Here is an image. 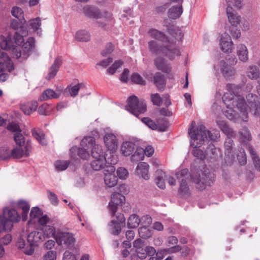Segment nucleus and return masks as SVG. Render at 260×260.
Masks as SVG:
<instances>
[{"label": "nucleus", "instance_id": "nucleus-62", "mask_svg": "<svg viewBox=\"0 0 260 260\" xmlns=\"http://www.w3.org/2000/svg\"><path fill=\"white\" fill-rule=\"evenodd\" d=\"M14 138L16 143L20 146L24 144L25 142L24 137L21 132H19L16 133L14 135Z\"/></svg>", "mask_w": 260, "mask_h": 260}, {"label": "nucleus", "instance_id": "nucleus-31", "mask_svg": "<svg viewBox=\"0 0 260 260\" xmlns=\"http://www.w3.org/2000/svg\"><path fill=\"white\" fill-rule=\"evenodd\" d=\"M149 165L145 162H141L138 164L137 173L140 175L144 179L148 180L149 178L148 173Z\"/></svg>", "mask_w": 260, "mask_h": 260}, {"label": "nucleus", "instance_id": "nucleus-14", "mask_svg": "<svg viewBox=\"0 0 260 260\" xmlns=\"http://www.w3.org/2000/svg\"><path fill=\"white\" fill-rule=\"evenodd\" d=\"M247 103L250 111L255 116L260 114V102L258 101L257 96L252 93H248L246 96Z\"/></svg>", "mask_w": 260, "mask_h": 260}, {"label": "nucleus", "instance_id": "nucleus-50", "mask_svg": "<svg viewBox=\"0 0 260 260\" xmlns=\"http://www.w3.org/2000/svg\"><path fill=\"white\" fill-rule=\"evenodd\" d=\"M227 5V8L235 7L238 9H241L243 6V0H225Z\"/></svg>", "mask_w": 260, "mask_h": 260}, {"label": "nucleus", "instance_id": "nucleus-21", "mask_svg": "<svg viewBox=\"0 0 260 260\" xmlns=\"http://www.w3.org/2000/svg\"><path fill=\"white\" fill-rule=\"evenodd\" d=\"M219 66L221 74L226 79H229L234 76L235 69L233 67L229 66L224 60H222L220 61Z\"/></svg>", "mask_w": 260, "mask_h": 260}, {"label": "nucleus", "instance_id": "nucleus-57", "mask_svg": "<svg viewBox=\"0 0 260 260\" xmlns=\"http://www.w3.org/2000/svg\"><path fill=\"white\" fill-rule=\"evenodd\" d=\"M41 24L39 17L31 19L29 21V26L34 30L39 29Z\"/></svg>", "mask_w": 260, "mask_h": 260}, {"label": "nucleus", "instance_id": "nucleus-12", "mask_svg": "<svg viewBox=\"0 0 260 260\" xmlns=\"http://www.w3.org/2000/svg\"><path fill=\"white\" fill-rule=\"evenodd\" d=\"M111 201L109 203V208L112 216L115 215L118 206H122L124 203L125 197L121 193L118 192H113L111 197Z\"/></svg>", "mask_w": 260, "mask_h": 260}, {"label": "nucleus", "instance_id": "nucleus-43", "mask_svg": "<svg viewBox=\"0 0 260 260\" xmlns=\"http://www.w3.org/2000/svg\"><path fill=\"white\" fill-rule=\"evenodd\" d=\"M233 136H227V138L224 142L225 146V153L228 155H231L232 156L233 154V145L234 144L233 140L231 139Z\"/></svg>", "mask_w": 260, "mask_h": 260}, {"label": "nucleus", "instance_id": "nucleus-54", "mask_svg": "<svg viewBox=\"0 0 260 260\" xmlns=\"http://www.w3.org/2000/svg\"><path fill=\"white\" fill-rule=\"evenodd\" d=\"M70 162L67 160H57L55 162V167L58 171H63L67 169Z\"/></svg>", "mask_w": 260, "mask_h": 260}, {"label": "nucleus", "instance_id": "nucleus-11", "mask_svg": "<svg viewBox=\"0 0 260 260\" xmlns=\"http://www.w3.org/2000/svg\"><path fill=\"white\" fill-rule=\"evenodd\" d=\"M56 240L58 245L64 244L69 248L73 247L76 241L72 233L62 232L57 233Z\"/></svg>", "mask_w": 260, "mask_h": 260}, {"label": "nucleus", "instance_id": "nucleus-8", "mask_svg": "<svg viewBox=\"0 0 260 260\" xmlns=\"http://www.w3.org/2000/svg\"><path fill=\"white\" fill-rule=\"evenodd\" d=\"M44 240V235L42 232L34 231L27 236V242L29 243V249H25L24 253L28 255H32L34 252V246H38L39 243Z\"/></svg>", "mask_w": 260, "mask_h": 260}, {"label": "nucleus", "instance_id": "nucleus-59", "mask_svg": "<svg viewBox=\"0 0 260 260\" xmlns=\"http://www.w3.org/2000/svg\"><path fill=\"white\" fill-rule=\"evenodd\" d=\"M216 148L215 146L210 144L207 147L206 150V154L207 156H208L210 158L214 157V156L216 154Z\"/></svg>", "mask_w": 260, "mask_h": 260}, {"label": "nucleus", "instance_id": "nucleus-61", "mask_svg": "<svg viewBox=\"0 0 260 260\" xmlns=\"http://www.w3.org/2000/svg\"><path fill=\"white\" fill-rule=\"evenodd\" d=\"M151 100L154 105L159 106L162 102V100L159 94L157 93L154 94H151Z\"/></svg>", "mask_w": 260, "mask_h": 260}, {"label": "nucleus", "instance_id": "nucleus-38", "mask_svg": "<svg viewBox=\"0 0 260 260\" xmlns=\"http://www.w3.org/2000/svg\"><path fill=\"white\" fill-rule=\"evenodd\" d=\"M105 152L102 146L100 145H94L91 149V156L93 158L105 157Z\"/></svg>", "mask_w": 260, "mask_h": 260}, {"label": "nucleus", "instance_id": "nucleus-45", "mask_svg": "<svg viewBox=\"0 0 260 260\" xmlns=\"http://www.w3.org/2000/svg\"><path fill=\"white\" fill-rule=\"evenodd\" d=\"M27 35V31L26 30L23 29L21 34L18 32H15L14 36L15 43L19 46H21L24 41V39L23 38L24 36H26Z\"/></svg>", "mask_w": 260, "mask_h": 260}, {"label": "nucleus", "instance_id": "nucleus-7", "mask_svg": "<svg viewBox=\"0 0 260 260\" xmlns=\"http://www.w3.org/2000/svg\"><path fill=\"white\" fill-rule=\"evenodd\" d=\"M125 109L138 117L139 114L146 111L147 106L144 100H139L136 96L133 95L127 99V105Z\"/></svg>", "mask_w": 260, "mask_h": 260}, {"label": "nucleus", "instance_id": "nucleus-25", "mask_svg": "<svg viewBox=\"0 0 260 260\" xmlns=\"http://www.w3.org/2000/svg\"><path fill=\"white\" fill-rule=\"evenodd\" d=\"M216 122L220 130L227 136H235L236 134L225 120L217 119Z\"/></svg>", "mask_w": 260, "mask_h": 260}, {"label": "nucleus", "instance_id": "nucleus-2", "mask_svg": "<svg viewBox=\"0 0 260 260\" xmlns=\"http://www.w3.org/2000/svg\"><path fill=\"white\" fill-rule=\"evenodd\" d=\"M14 42L13 36L9 34L7 37L2 36L0 38V46L3 50H12V54L17 58H20L22 55V50L25 53H30L35 47V40L34 38L30 37L28 40L22 43V46L14 45Z\"/></svg>", "mask_w": 260, "mask_h": 260}, {"label": "nucleus", "instance_id": "nucleus-6", "mask_svg": "<svg viewBox=\"0 0 260 260\" xmlns=\"http://www.w3.org/2000/svg\"><path fill=\"white\" fill-rule=\"evenodd\" d=\"M148 34L151 38L163 42L168 43L171 45H174L177 40H181L184 36V34L179 29L171 30L172 37H171L166 36L164 32L154 28L150 29Z\"/></svg>", "mask_w": 260, "mask_h": 260}, {"label": "nucleus", "instance_id": "nucleus-29", "mask_svg": "<svg viewBox=\"0 0 260 260\" xmlns=\"http://www.w3.org/2000/svg\"><path fill=\"white\" fill-rule=\"evenodd\" d=\"M107 160L105 157H98L93 158L91 162L90 165L92 169L95 171H100L103 169H105L106 167Z\"/></svg>", "mask_w": 260, "mask_h": 260}, {"label": "nucleus", "instance_id": "nucleus-15", "mask_svg": "<svg viewBox=\"0 0 260 260\" xmlns=\"http://www.w3.org/2000/svg\"><path fill=\"white\" fill-rule=\"evenodd\" d=\"M14 70V64L4 51L0 50V72H11Z\"/></svg>", "mask_w": 260, "mask_h": 260}, {"label": "nucleus", "instance_id": "nucleus-52", "mask_svg": "<svg viewBox=\"0 0 260 260\" xmlns=\"http://www.w3.org/2000/svg\"><path fill=\"white\" fill-rule=\"evenodd\" d=\"M237 159L241 165H244L247 162L246 156L243 148H241L239 152L237 154Z\"/></svg>", "mask_w": 260, "mask_h": 260}, {"label": "nucleus", "instance_id": "nucleus-10", "mask_svg": "<svg viewBox=\"0 0 260 260\" xmlns=\"http://www.w3.org/2000/svg\"><path fill=\"white\" fill-rule=\"evenodd\" d=\"M202 178L200 176L194 177L191 176L193 181L196 184V187L200 190H203L206 186H210L214 181L213 175L210 173H206L205 172L203 174Z\"/></svg>", "mask_w": 260, "mask_h": 260}, {"label": "nucleus", "instance_id": "nucleus-18", "mask_svg": "<svg viewBox=\"0 0 260 260\" xmlns=\"http://www.w3.org/2000/svg\"><path fill=\"white\" fill-rule=\"evenodd\" d=\"M171 1L178 3L177 6L172 7L168 11L169 17L171 19H176L180 17L183 12L182 3L183 0Z\"/></svg>", "mask_w": 260, "mask_h": 260}, {"label": "nucleus", "instance_id": "nucleus-23", "mask_svg": "<svg viewBox=\"0 0 260 260\" xmlns=\"http://www.w3.org/2000/svg\"><path fill=\"white\" fill-rule=\"evenodd\" d=\"M61 63L62 61L60 57H57L55 59L53 63L49 69L48 75L46 77L47 80H49L55 76Z\"/></svg>", "mask_w": 260, "mask_h": 260}, {"label": "nucleus", "instance_id": "nucleus-16", "mask_svg": "<svg viewBox=\"0 0 260 260\" xmlns=\"http://www.w3.org/2000/svg\"><path fill=\"white\" fill-rule=\"evenodd\" d=\"M117 141L116 136L113 133H107L104 136V142L105 146L112 153L117 150Z\"/></svg>", "mask_w": 260, "mask_h": 260}, {"label": "nucleus", "instance_id": "nucleus-47", "mask_svg": "<svg viewBox=\"0 0 260 260\" xmlns=\"http://www.w3.org/2000/svg\"><path fill=\"white\" fill-rule=\"evenodd\" d=\"M157 173L159 174V175L156 176L155 178V183L159 188L164 189L166 186L165 180L163 178L165 174L162 171H157Z\"/></svg>", "mask_w": 260, "mask_h": 260}, {"label": "nucleus", "instance_id": "nucleus-58", "mask_svg": "<svg viewBox=\"0 0 260 260\" xmlns=\"http://www.w3.org/2000/svg\"><path fill=\"white\" fill-rule=\"evenodd\" d=\"M131 80L134 83L140 84L145 85V81L143 78L138 73H134L131 77Z\"/></svg>", "mask_w": 260, "mask_h": 260}, {"label": "nucleus", "instance_id": "nucleus-26", "mask_svg": "<svg viewBox=\"0 0 260 260\" xmlns=\"http://www.w3.org/2000/svg\"><path fill=\"white\" fill-rule=\"evenodd\" d=\"M155 65L156 68L165 73H169L171 72V68L167 61L162 57H157L155 60Z\"/></svg>", "mask_w": 260, "mask_h": 260}, {"label": "nucleus", "instance_id": "nucleus-60", "mask_svg": "<svg viewBox=\"0 0 260 260\" xmlns=\"http://www.w3.org/2000/svg\"><path fill=\"white\" fill-rule=\"evenodd\" d=\"M117 176L120 179H125L128 175V171L124 168L119 167L117 170Z\"/></svg>", "mask_w": 260, "mask_h": 260}, {"label": "nucleus", "instance_id": "nucleus-4", "mask_svg": "<svg viewBox=\"0 0 260 260\" xmlns=\"http://www.w3.org/2000/svg\"><path fill=\"white\" fill-rule=\"evenodd\" d=\"M21 219L20 215L15 209L6 208L3 211V215L0 216V233L3 231H10L13 222H17Z\"/></svg>", "mask_w": 260, "mask_h": 260}, {"label": "nucleus", "instance_id": "nucleus-36", "mask_svg": "<svg viewBox=\"0 0 260 260\" xmlns=\"http://www.w3.org/2000/svg\"><path fill=\"white\" fill-rule=\"evenodd\" d=\"M58 95L51 89L45 90L40 96L39 100L40 101H46L49 99L58 98Z\"/></svg>", "mask_w": 260, "mask_h": 260}, {"label": "nucleus", "instance_id": "nucleus-34", "mask_svg": "<svg viewBox=\"0 0 260 260\" xmlns=\"http://www.w3.org/2000/svg\"><path fill=\"white\" fill-rule=\"evenodd\" d=\"M38 106L37 101H31L21 105V109L26 115H29L36 110Z\"/></svg>", "mask_w": 260, "mask_h": 260}, {"label": "nucleus", "instance_id": "nucleus-1", "mask_svg": "<svg viewBox=\"0 0 260 260\" xmlns=\"http://www.w3.org/2000/svg\"><path fill=\"white\" fill-rule=\"evenodd\" d=\"M228 91L222 96V101L226 106L223 113L226 117L235 123L247 122L248 114L247 104L243 96L240 94L241 91L239 85L228 84Z\"/></svg>", "mask_w": 260, "mask_h": 260}, {"label": "nucleus", "instance_id": "nucleus-63", "mask_svg": "<svg viewBox=\"0 0 260 260\" xmlns=\"http://www.w3.org/2000/svg\"><path fill=\"white\" fill-rule=\"evenodd\" d=\"M114 46L111 43H108L106 44L105 48L101 52V54L103 56H106L110 54L114 50Z\"/></svg>", "mask_w": 260, "mask_h": 260}, {"label": "nucleus", "instance_id": "nucleus-51", "mask_svg": "<svg viewBox=\"0 0 260 260\" xmlns=\"http://www.w3.org/2000/svg\"><path fill=\"white\" fill-rule=\"evenodd\" d=\"M110 226L112 230V233L115 235H118L121 232V228L119 223H117L115 220H112L111 222Z\"/></svg>", "mask_w": 260, "mask_h": 260}, {"label": "nucleus", "instance_id": "nucleus-28", "mask_svg": "<svg viewBox=\"0 0 260 260\" xmlns=\"http://www.w3.org/2000/svg\"><path fill=\"white\" fill-rule=\"evenodd\" d=\"M29 154V151L27 146L23 149L21 147H16L11 151V156L14 158H20L23 156L27 157Z\"/></svg>", "mask_w": 260, "mask_h": 260}, {"label": "nucleus", "instance_id": "nucleus-56", "mask_svg": "<svg viewBox=\"0 0 260 260\" xmlns=\"http://www.w3.org/2000/svg\"><path fill=\"white\" fill-rule=\"evenodd\" d=\"M142 121L145 123L149 128L153 130L157 129V125L155 122L150 118L144 117L142 119Z\"/></svg>", "mask_w": 260, "mask_h": 260}, {"label": "nucleus", "instance_id": "nucleus-30", "mask_svg": "<svg viewBox=\"0 0 260 260\" xmlns=\"http://www.w3.org/2000/svg\"><path fill=\"white\" fill-rule=\"evenodd\" d=\"M239 141L241 143H243L246 145L247 149H248L247 146H250L249 144H247V142H249L251 140V135L248 128L246 127H244L241 129L239 133Z\"/></svg>", "mask_w": 260, "mask_h": 260}, {"label": "nucleus", "instance_id": "nucleus-37", "mask_svg": "<svg viewBox=\"0 0 260 260\" xmlns=\"http://www.w3.org/2000/svg\"><path fill=\"white\" fill-rule=\"evenodd\" d=\"M17 204L18 207L21 209L23 211L22 213V220L25 221L26 220L27 214L30 209V205L26 201L24 200H20L18 201Z\"/></svg>", "mask_w": 260, "mask_h": 260}, {"label": "nucleus", "instance_id": "nucleus-17", "mask_svg": "<svg viewBox=\"0 0 260 260\" xmlns=\"http://www.w3.org/2000/svg\"><path fill=\"white\" fill-rule=\"evenodd\" d=\"M220 47L224 53H231L233 49V43L231 36L226 32L221 35L220 40Z\"/></svg>", "mask_w": 260, "mask_h": 260}, {"label": "nucleus", "instance_id": "nucleus-20", "mask_svg": "<svg viewBox=\"0 0 260 260\" xmlns=\"http://www.w3.org/2000/svg\"><path fill=\"white\" fill-rule=\"evenodd\" d=\"M70 153L71 157L74 159H76L77 155L83 159H86L90 157L89 152L84 147H73L70 149Z\"/></svg>", "mask_w": 260, "mask_h": 260}, {"label": "nucleus", "instance_id": "nucleus-46", "mask_svg": "<svg viewBox=\"0 0 260 260\" xmlns=\"http://www.w3.org/2000/svg\"><path fill=\"white\" fill-rule=\"evenodd\" d=\"M157 129L160 132H165L169 126V122L166 118L157 119Z\"/></svg>", "mask_w": 260, "mask_h": 260}, {"label": "nucleus", "instance_id": "nucleus-49", "mask_svg": "<svg viewBox=\"0 0 260 260\" xmlns=\"http://www.w3.org/2000/svg\"><path fill=\"white\" fill-rule=\"evenodd\" d=\"M11 13L14 17L17 18L20 20L24 19L23 11L22 9L19 7H13L11 11Z\"/></svg>", "mask_w": 260, "mask_h": 260}, {"label": "nucleus", "instance_id": "nucleus-13", "mask_svg": "<svg viewBox=\"0 0 260 260\" xmlns=\"http://www.w3.org/2000/svg\"><path fill=\"white\" fill-rule=\"evenodd\" d=\"M115 171V168L112 165L107 166L104 170V182L109 187H114L117 184V178L114 174Z\"/></svg>", "mask_w": 260, "mask_h": 260}, {"label": "nucleus", "instance_id": "nucleus-5", "mask_svg": "<svg viewBox=\"0 0 260 260\" xmlns=\"http://www.w3.org/2000/svg\"><path fill=\"white\" fill-rule=\"evenodd\" d=\"M149 50L155 54L162 53L171 59H173L177 55H179V50L173 45L170 46H161L158 45L154 40L148 42Z\"/></svg>", "mask_w": 260, "mask_h": 260}, {"label": "nucleus", "instance_id": "nucleus-22", "mask_svg": "<svg viewBox=\"0 0 260 260\" xmlns=\"http://www.w3.org/2000/svg\"><path fill=\"white\" fill-rule=\"evenodd\" d=\"M153 81L159 91H163L166 85L165 76L159 72L156 73L153 77Z\"/></svg>", "mask_w": 260, "mask_h": 260}, {"label": "nucleus", "instance_id": "nucleus-40", "mask_svg": "<svg viewBox=\"0 0 260 260\" xmlns=\"http://www.w3.org/2000/svg\"><path fill=\"white\" fill-rule=\"evenodd\" d=\"M248 151L249 152L253 160L255 169L260 171V159L251 146H247Z\"/></svg>", "mask_w": 260, "mask_h": 260}, {"label": "nucleus", "instance_id": "nucleus-9", "mask_svg": "<svg viewBox=\"0 0 260 260\" xmlns=\"http://www.w3.org/2000/svg\"><path fill=\"white\" fill-rule=\"evenodd\" d=\"M176 176L178 180H181L178 192L183 196H189L190 193L186 182V180L188 178L189 176L188 170L187 169H183L177 172Z\"/></svg>", "mask_w": 260, "mask_h": 260}, {"label": "nucleus", "instance_id": "nucleus-32", "mask_svg": "<svg viewBox=\"0 0 260 260\" xmlns=\"http://www.w3.org/2000/svg\"><path fill=\"white\" fill-rule=\"evenodd\" d=\"M135 148V144L132 142H124L121 146V153L124 156L130 155L134 151Z\"/></svg>", "mask_w": 260, "mask_h": 260}, {"label": "nucleus", "instance_id": "nucleus-39", "mask_svg": "<svg viewBox=\"0 0 260 260\" xmlns=\"http://www.w3.org/2000/svg\"><path fill=\"white\" fill-rule=\"evenodd\" d=\"M75 38L78 41L87 42L90 39V35L85 30H80L77 31Z\"/></svg>", "mask_w": 260, "mask_h": 260}, {"label": "nucleus", "instance_id": "nucleus-44", "mask_svg": "<svg viewBox=\"0 0 260 260\" xmlns=\"http://www.w3.org/2000/svg\"><path fill=\"white\" fill-rule=\"evenodd\" d=\"M42 232L44 235V238L45 237L47 238L53 237L55 234V230L53 226L45 225L42 227Z\"/></svg>", "mask_w": 260, "mask_h": 260}, {"label": "nucleus", "instance_id": "nucleus-48", "mask_svg": "<svg viewBox=\"0 0 260 260\" xmlns=\"http://www.w3.org/2000/svg\"><path fill=\"white\" fill-rule=\"evenodd\" d=\"M144 149L138 148L131 156V160L133 161H138L143 159L144 157Z\"/></svg>", "mask_w": 260, "mask_h": 260}, {"label": "nucleus", "instance_id": "nucleus-53", "mask_svg": "<svg viewBox=\"0 0 260 260\" xmlns=\"http://www.w3.org/2000/svg\"><path fill=\"white\" fill-rule=\"evenodd\" d=\"M51 107L47 103H44L41 105L38 109L39 114L43 115H49L51 111Z\"/></svg>", "mask_w": 260, "mask_h": 260}, {"label": "nucleus", "instance_id": "nucleus-41", "mask_svg": "<svg viewBox=\"0 0 260 260\" xmlns=\"http://www.w3.org/2000/svg\"><path fill=\"white\" fill-rule=\"evenodd\" d=\"M81 146L84 148H91L95 144V139L93 137H84L81 142Z\"/></svg>", "mask_w": 260, "mask_h": 260}, {"label": "nucleus", "instance_id": "nucleus-33", "mask_svg": "<svg viewBox=\"0 0 260 260\" xmlns=\"http://www.w3.org/2000/svg\"><path fill=\"white\" fill-rule=\"evenodd\" d=\"M245 74L249 79L256 80L259 75V69L255 65H250L246 69Z\"/></svg>", "mask_w": 260, "mask_h": 260}, {"label": "nucleus", "instance_id": "nucleus-24", "mask_svg": "<svg viewBox=\"0 0 260 260\" xmlns=\"http://www.w3.org/2000/svg\"><path fill=\"white\" fill-rule=\"evenodd\" d=\"M237 55L239 59L243 62L248 60V51L247 47L242 44L238 45L236 47Z\"/></svg>", "mask_w": 260, "mask_h": 260}, {"label": "nucleus", "instance_id": "nucleus-64", "mask_svg": "<svg viewBox=\"0 0 260 260\" xmlns=\"http://www.w3.org/2000/svg\"><path fill=\"white\" fill-rule=\"evenodd\" d=\"M42 214V210L38 207H34L30 211V216L31 219L39 218Z\"/></svg>", "mask_w": 260, "mask_h": 260}, {"label": "nucleus", "instance_id": "nucleus-42", "mask_svg": "<svg viewBox=\"0 0 260 260\" xmlns=\"http://www.w3.org/2000/svg\"><path fill=\"white\" fill-rule=\"evenodd\" d=\"M140 223V219L139 217L135 215H132L127 220V226L129 228H136Z\"/></svg>", "mask_w": 260, "mask_h": 260}, {"label": "nucleus", "instance_id": "nucleus-35", "mask_svg": "<svg viewBox=\"0 0 260 260\" xmlns=\"http://www.w3.org/2000/svg\"><path fill=\"white\" fill-rule=\"evenodd\" d=\"M33 137L42 145H46L47 142L45 138L44 132L40 129H32Z\"/></svg>", "mask_w": 260, "mask_h": 260}, {"label": "nucleus", "instance_id": "nucleus-19", "mask_svg": "<svg viewBox=\"0 0 260 260\" xmlns=\"http://www.w3.org/2000/svg\"><path fill=\"white\" fill-rule=\"evenodd\" d=\"M84 15L90 18L99 19L102 17V14L100 10L96 7L87 5L83 8Z\"/></svg>", "mask_w": 260, "mask_h": 260}, {"label": "nucleus", "instance_id": "nucleus-55", "mask_svg": "<svg viewBox=\"0 0 260 260\" xmlns=\"http://www.w3.org/2000/svg\"><path fill=\"white\" fill-rule=\"evenodd\" d=\"M123 62L119 60L115 61L107 70V72L111 75L114 74L116 70L122 64Z\"/></svg>", "mask_w": 260, "mask_h": 260}, {"label": "nucleus", "instance_id": "nucleus-27", "mask_svg": "<svg viewBox=\"0 0 260 260\" xmlns=\"http://www.w3.org/2000/svg\"><path fill=\"white\" fill-rule=\"evenodd\" d=\"M226 14L232 26H237L241 21L240 16L236 13L232 8H226Z\"/></svg>", "mask_w": 260, "mask_h": 260}, {"label": "nucleus", "instance_id": "nucleus-3", "mask_svg": "<svg viewBox=\"0 0 260 260\" xmlns=\"http://www.w3.org/2000/svg\"><path fill=\"white\" fill-rule=\"evenodd\" d=\"M195 122L192 121L190 127L188 128V134L190 136V144L192 147H200L206 140L216 141L220 137L218 132L211 133L206 129L204 126H200L192 130Z\"/></svg>", "mask_w": 260, "mask_h": 260}]
</instances>
